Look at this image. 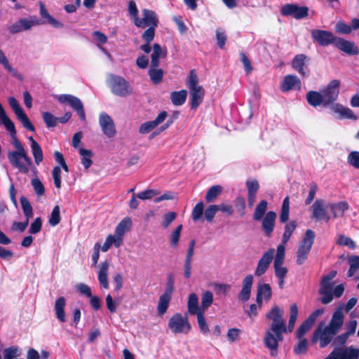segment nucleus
Instances as JSON below:
<instances>
[{
	"mask_svg": "<svg viewBox=\"0 0 359 359\" xmlns=\"http://www.w3.org/2000/svg\"><path fill=\"white\" fill-rule=\"evenodd\" d=\"M188 310L190 314L196 315L202 311L201 306H198V298L196 293L189 294L188 299Z\"/></svg>",
	"mask_w": 359,
	"mask_h": 359,
	"instance_id": "33",
	"label": "nucleus"
},
{
	"mask_svg": "<svg viewBox=\"0 0 359 359\" xmlns=\"http://www.w3.org/2000/svg\"><path fill=\"white\" fill-rule=\"evenodd\" d=\"M39 10L41 18L44 19L47 23L50 24L55 28H62L64 27L63 23L57 20L55 18H54L49 14L48 10L46 9L43 2L39 3Z\"/></svg>",
	"mask_w": 359,
	"mask_h": 359,
	"instance_id": "28",
	"label": "nucleus"
},
{
	"mask_svg": "<svg viewBox=\"0 0 359 359\" xmlns=\"http://www.w3.org/2000/svg\"><path fill=\"white\" fill-rule=\"evenodd\" d=\"M318 190V185L316 182H312L309 184V194L305 200V204L306 205H310L312 201H313L316 191Z\"/></svg>",
	"mask_w": 359,
	"mask_h": 359,
	"instance_id": "62",
	"label": "nucleus"
},
{
	"mask_svg": "<svg viewBox=\"0 0 359 359\" xmlns=\"http://www.w3.org/2000/svg\"><path fill=\"white\" fill-rule=\"evenodd\" d=\"M171 297V294L165 293H163L160 296L157 306L158 313L159 315H163L167 311Z\"/></svg>",
	"mask_w": 359,
	"mask_h": 359,
	"instance_id": "36",
	"label": "nucleus"
},
{
	"mask_svg": "<svg viewBox=\"0 0 359 359\" xmlns=\"http://www.w3.org/2000/svg\"><path fill=\"white\" fill-rule=\"evenodd\" d=\"M187 97V91L186 90L172 91L170 93L172 103L175 106L182 105L185 102Z\"/></svg>",
	"mask_w": 359,
	"mask_h": 359,
	"instance_id": "34",
	"label": "nucleus"
},
{
	"mask_svg": "<svg viewBox=\"0 0 359 359\" xmlns=\"http://www.w3.org/2000/svg\"><path fill=\"white\" fill-rule=\"evenodd\" d=\"M43 119L48 128L56 126L58 122V118L48 111L43 113Z\"/></svg>",
	"mask_w": 359,
	"mask_h": 359,
	"instance_id": "55",
	"label": "nucleus"
},
{
	"mask_svg": "<svg viewBox=\"0 0 359 359\" xmlns=\"http://www.w3.org/2000/svg\"><path fill=\"white\" fill-rule=\"evenodd\" d=\"M66 305V299L64 297H58L55 302V311L58 320L61 323L66 321V315L65 312V307Z\"/></svg>",
	"mask_w": 359,
	"mask_h": 359,
	"instance_id": "31",
	"label": "nucleus"
},
{
	"mask_svg": "<svg viewBox=\"0 0 359 359\" xmlns=\"http://www.w3.org/2000/svg\"><path fill=\"white\" fill-rule=\"evenodd\" d=\"M298 313L299 310L297 304H292L290 307V318L288 322V326L287 327V332H292L295 322L298 316Z\"/></svg>",
	"mask_w": 359,
	"mask_h": 359,
	"instance_id": "40",
	"label": "nucleus"
},
{
	"mask_svg": "<svg viewBox=\"0 0 359 359\" xmlns=\"http://www.w3.org/2000/svg\"><path fill=\"white\" fill-rule=\"evenodd\" d=\"M8 158L10 163L18 168L19 172L29 173V166L32 165V162L26 151H8Z\"/></svg>",
	"mask_w": 359,
	"mask_h": 359,
	"instance_id": "6",
	"label": "nucleus"
},
{
	"mask_svg": "<svg viewBox=\"0 0 359 359\" xmlns=\"http://www.w3.org/2000/svg\"><path fill=\"white\" fill-rule=\"evenodd\" d=\"M306 99L308 104L313 107L323 104L325 107V102L321 92L310 90L306 93Z\"/></svg>",
	"mask_w": 359,
	"mask_h": 359,
	"instance_id": "30",
	"label": "nucleus"
},
{
	"mask_svg": "<svg viewBox=\"0 0 359 359\" xmlns=\"http://www.w3.org/2000/svg\"><path fill=\"white\" fill-rule=\"evenodd\" d=\"M17 118L21 122L24 128L32 132H35V128L34 125L32 123V122L29 121L25 112H23L21 114L18 115Z\"/></svg>",
	"mask_w": 359,
	"mask_h": 359,
	"instance_id": "56",
	"label": "nucleus"
},
{
	"mask_svg": "<svg viewBox=\"0 0 359 359\" xmlns=\"http://www.w3.org/2000/svg\"><path fill=\"white\" fill-rule=\"evenodd\" d=\"M167 55L166 49H163L159 43H154L153 52L151 55V65L152 67H158L160 63V58H165Z\"/></svg>",
	"mask_w": 359,
	"mask_h": 359,
	"instance_id": "24",
	"label": "nucleus"
},
{
	"mask_svg": "<svg viewBox=\"0 0 359 359\" xmlns=\"http://www.w3.org/2000/svg\"><path fill=\"white\" fill-rule=\"evenodd\" d=\"M203 313L204 312L200 311L198 314H196L197 321L201 332L203 334H207L208 333H209L210 330Z\"/></svg>",
	"mask_w": 359,
	"mask_h": 359,
	"instance_id": "51",
	"label": "nucleus"
},
{
	"mask_svg": "<svg viewBox=\"0 0 359 359\" xmlns=\"http://www.w3.org/2000/svg\"><path fill=\"white\" fill-rule=\"evenodd\" d=\"M274 250L271 248L264 253L262 258L259 260L256 269L255 271V276H261L266 272L271 262L273 260Z\"/></svg>",
	"mask_w": 359,
	"mask_h": 359,
	"instance_id": "18",
	"label": "nucleus"
},
{
	"mask_svg": "<svg viewBox=\"0 0 359 359\" xmlns=\"http://www.w3.org/2000/svg\"><path fill=\"white\" fill-rule=\"evenodd\" d=\"M327 207L330 208L333 218L342 217L345 211L349 209V204L345 201H341L335 203H329Z\"/></svg>",
	"mask_w": 359,
	"mask_h": 359,
	"instance_id": "26",
	"label": "nucleus"
},
{
	"mask_svg": "<svg viewBox=\"0 0 359 359\" xmlns=\"http://www.w3.org/2000/svg\"><path fill=\"white\" fill-rule=\"evenodd\" d=\"M286 244L287 243L282 242V243L278 246L273 264H283Z\"/></svg>",
	"mask_w": 359,
	"mask_h": 359,
	"instance_id": "52",
	"label": "nucleus"
},
{
	"mask_svg": "<svg viewBox=\"0 0 359 359\" xmlns=\"http://www.w3.org/2000/svg\"><path fill=\"white\" fill-rule=\"evenodd\" d=\"M337 244L339 245L347 246L348 248L351 250L355 249L356 247L355 243L351 238L343 234H340L338 236Z\"/></svg>",
	"mask_w": 359,
	"mask_h": 359,
	"instance_id": "49",
	"label": "nucleus"
},
{
	"mask_svg": "<svg viewBox=\"0 0 359 359\" xmlns=\"http://www.w3.org/2000/svg\"><path fill=\"white\" fill-rule=\"evenodd\" d=\"M268 202L262 200L256 206L252 218L255 221H262V229L266 237H271L274 231L276 212L273 210L266 212Z\"/></svg>",
	"mask_w": 359,
	"mask_h": 359,
	"instance_id": "2",
	"label": "nucleus"
},
{
	"mask_svg": "<svg viewBox=\"0 0 359 359\" xmlns=\"http://www.w3.org/2000/svg\"><path fill=\"white\" fill-rule=\"evenodd\" d=\"M109 269V263L107 261L102 262L98 271V280L102 287L104 289L109 288L108 271Z\"/></svg>",
	"mask_w": 359,
	"mask_h": 359,
	"instance_id": "27",
	"label": "nucleus"
},
{
	"mask_svg": "<svg viewBox=\"0 0 359 359\" xmlns=\"http://www.w3.org/2000/svg\"><path fill=\"white\" fill-rule=\"evenodd\" d=\"M299 343L294 348V352L296 354L304 353L308 349V341L306 338L299 339Z\"/></svg>",
	"mask_w": 359,
	"mask_h": 359,
	"instance_id": "64",
	"label": "nucleus"
},
{
	"mask_svg": "<svg viewBox=\"0 0 359 359\" xmlns=\"http://www.w3.org/2000/svg\"><path fill=\"white\" fill-rule=\"evenodd\" d=\"M57 100L62 104L68 103L77 112L80 119L86 121L84 107L80 99L72 95L63 94L58 96Z\"/></svg>",
	"mask_w": 359,
	"mask_h": 359,
	"instance_id": "13",
	"label": "nucleus"
},
{
	"mask_svg": "<svg viewBox=\"0 0 359 359\" xmlns=\"http://www.w3.org/2000/svg\"><path fill=\"white\" fill-rule=\"evenodd\" d=\"M31 149L36 164L39 165L43 159V151L41 146L39 144L37 145L34 144V146H32Z\"/></svg>",
	"mask_w": 359,
	"mask_h": 359,
	"instance_id": "53",
	"label": "nucleus"
},
{
	"mask_svg": "<svg viewBox=\"0 0 359 359\" xmlns=\"http://www.w3.org/2000/svg\"><path fill=\"white\" fill-rule=\"evenodd\" d=\"M132 226L131 219L128 217L123 219L116 226L115 229V238L120 240V243H123V237L126 232V231L129 230Z\"/></svg>",
	"mask_w": 359,
	"mask_h": 359,
	"instance_id": "25",
	"label": "nucleus"
},
{
	"mask_svg": "<svg viewBox=\"0 0 359 359\" xmlns=\"http://www.w3.org/2000/svg\"><path fill=\"white\" fill-rule=\"evenodd\" d=\"M266 318L272 320L269 330H266L264 338L266 347L270 350L271 355H278L279 341H283V334L287 332V325L283 318V311L278 306L275 305L266 314Z\"/></svg>",
	"mask_w": 359,
	"mask_h": 359,
	"instance_id": "1",
	"label": "nucleus"
},
{
	"mask_svg": "<svg viewBox=\"0 0 359 359\" xmlns=\"http://www.w3.org/2000/svg\"><path fill=\"white\" fill-rule=\"evenodd\" d=\"M182 229V224H180L177 226V228L172 231L170 235V245L172 248H175L177 246L179 240L180 238L181 231Z\"/></svg>",
	"mask_w": 359,
	"mask_h": 359,
	"instance_id": "57",
	"label": "nucleus"
},
{
	"mask_svg": "<svg viewBox=\"0 0 359 359\" xmlns=\"http://www.w3.org/2000/svg\"><path fill=\"white\" fill-rule=\"evenodd\" d=\"M114 245L116 248H119L121 246L120 240L116 239L115 236L114 235L109 234L102 246L101 247V249L103 252H107L108 250L111 248L112 245Z\"/></svg>",
	"mask_w": 359,
	"mask_h": 359,
	"instance_id": "47",
	"label": "nucleus"
},
{
	"mask_svg": "<svg viewBox=\"0 0 359 359\" xmlns=\"http://www.w3.org/2000/svg\"><path fill=\"white\" fill-rule=\"evenodd\" d=\"M336 334V333L329 330L327 326H324V322H321L315 330L311 341L316 343L319 340L320 347L323 348L326 347L332 341H333V337Z\"/></svg>",
	"mask_w": 359,
	"mask_h": 359,
	"instance_id": "8",
	"label": "nucleus"
},
{
	"mask_svg": "<svg viewBox=\"0 0 359 359\" xmlns=\"http://www.w3.org/2000/svg\"><path fill=\"white\" fill-rule=\"evenodd\" d=\"M257 292H260L266 302H269L272 297V289L269 283H259Z\"/></svg>",
	"mask_w": 359,
	"mask_h": 359,
	"instance_id": "43",
	"label": "nucleus"
},
{
	"mask_svg": "<svg viewBox=\"0 0 359 359\" xmlns=\"http://www.w3.org/2000/svg\"><path fill=\"white\" fill-rule=\"evenodd\" d=\"M340 81L338 79L332 80L320 92L325 102V107L334 103L339 94Z\"/></svg>",
	"mask_w": 359,
	"mask_h": 359,
	"instance_id": "11",
	"label": "nucleus"
},
{
	"mask_svg": "<svg viewBox=\"0 0 359 359\" xmlns=\"http://www.w3.org/2000/svg\"><path fill=\"white\" fill-rule=\"evenodd\" d=\"M217 44L220 49H224L227 41V36L224 31L217 29L215 33Z\"/></svg>",
	"mask_w": 359,
	"mask_h": 359,
	"instance_id": "61",
	"label": "nucleus"
},
{
	"mask_svg": "<svg viewBox=\"0 0 359 359\" xmlns=\"http://www.w3.org/2000/svg\"><path fill=\"white\" fill-rule=\"evenodd\" d=\"M79 154L81 156V163L84 168L86 169L89 168L93 164V161L91 160V157L93 156L92 151L87 149L81 148L79 149Z\"/></svg>",
	"mask_w": 359,
	"mask_h": 359,
	"instance_id": "42",
	"label": "nucleus"
},
{
	"mask_svg": "<svg viewBox=\"0 0 359 359\" xmlns=\"http://www.w3.org/2000/svg\"><path fill=\"white\" fill-rule=\"evenodd\" d=\"M187 85L190 93V108L191 110H196L203 101L205 90L198 85V77L195 69L190 71Z\"/></svg>",
	"mask_w": 359,
	"mask_h": 359,
	"instance_id": "3",
	"label": "nucleus"
},
{
	"mask_svg": "<svg viewBox=\"0 0 359 359\" xmlns=\"http://www.w3.org/2000/svg\"><path fill=\"white\" fill-rule=\"evenodd\" d=\"M315 232L311 229H307L303 240L300 243L297 252V264L302 265L308 258L315 240Z\"/></svg>",
	"mask_w": 359,
	"mask_h": 359,
	"instance_id": "7",
	"label": "nucleus"
},
{
	"mask_svg": "<svg viewBox=\"0 0 359 359\" xmlns=\"http://www.w3.org/2000/svg\"><path fill=\"white\" fill-rule=\"evenodd\" d=\"M222 187L221 185L216 184L212 186L206 192L205 198L207 203H212L222 194Z\"/></svg>",
	"mask_w": 359,
	"mask_h": 359,
	"instance_id": "37",
	"label": "nucleus"
},
{
	"mask_svg": "<svg viewBox=\"0 0 359 359\" xmlns=\"http://www.w3.org/2000/svg\"><path fill=\"white\" fill-rule=\"evenodd\" d=\"M218 205H209L204 212L205 219L208 222H212L215 217V214L218 211Z\"/></svg>",
	"mask_w": 359,
	"mask_h": 359,
	"instance_id": "59",
	"label": "nucleus"
},
{
	"mask_svg": "<svg viewBox=\"0 0 359 359\" xmlns=\"http://www.w3.org/2000/svg\"><path fill=\"white\" fill-rule=\"evenodd\" d=\"M245 184L248 189V194L257 195L259 189L258 181L257 180H247Z\"/></svg>",
	"mask_w": 359,
	"mask_h": 359,
	"instance_id": "63",
	"label": "nucleus"
},
{
	"mask_svg": "<svg viewBox=\"0 0 359 359\" xmlns=\"http://www.w3.org/2000/svg\"><path fill=\"white\" fill-rule=\"evenodd\" d=\"M108 86L111 93L117 96L126 97L133 93V88L123 77L116 74H110Z\"/></svg>",
	"mask_w": 359,
	"mask_h": 359,
	"instance_id": "5",
	"label": "nucleus"
},
{
	"mask_svg": "<svg viewBox=\"0 0 359 359\" xmlns=\"http://www.w3.org/2000/svg\"><path fill=\"white\" fill-rule=\"evenodd\" d=\"M142 18H138L135 20L134 25L140 28L148 27L143 33L144 38H154L156 28L158 26V18L155 11L144 8L142 11Z\"/></svg>",
	"mask_w": 359,
	"mask_h": 359,
	"instance_id": "4",
	"label": "nucleus"
},
{
	"mask_svg": "<svg viewBox=\"0 0 359 359\" xmlns=\"http://www.w3.org/2000/svg\"><path fill=\"white\" fill-rule=\"evenodd\" d=\"M167 116L168 113L166 111H161L154 120L143 123L139 128V133L141 134L149 133L158 125L162 123Z\"/></svg>",
	"mask_w": 359,
	"mask_h": 359,
	"instance_id": "20",
	"label": "nucleus"
},
{
	"mask_svg": "<svg viewBox=\"0 0 359 359\" xmlns=\"http://www.w3.org/2000/svg\"><path fill=\"white\" fill-rule=\"evenodd\" d=\"M309 58L305 54L301 53L296 55L292 60L291 65L292 68L296 70L302 78L309 77L310 70L307 65Z\"/></svg>",
	"mask_w": 359,
	"mask_h": 359,
	"instance_id": "14",
	"label": "nucleus"
},
{
	"mask_svg": "<svg viewBox=\"0 0 359 359\" xmlns=\"http://www.w3.org/2000/svg\"><path fill=\"white\" fill-rule=\"evenodd\" d=\"M312 212L311 217L316 220H325L328 222L330 219V215L327 213L325 201L323 199H317L311 206Z\"/></svg>",
	"mask_w": 359,
	"mask_h": 359,
	"instance_id": "17",
	"label": "nucleus"
},
{
	"mask_svg": "<svg viewBox=\"0 0 359 359\" xmlns=\"http://www.w3.org/2000/svg\"><path fill=\"white\" fill-rule=\"evenodd\" d=\"M213 302V294L212 292L207 290L204 292L202 294L201 297V309L202 311L204 312L212 304Z\"/></svg>",
	"mask_w": 359,
	"mask_h": 359,
	"instance_id": "45",
	"label": "nucleus"
},
{
	"mask_svg": "<svg viewBox=\"0 0 359 359\" xmlns=\"http://www.w3.org/2000/svg\"><path fill=\"white\" fill-rule=\"evenodd\" d=\"M34 192L38 197H41L45 194V187L41 181L36 177L33 178L31 181Z\"/></svg>",
	"mask_w": 359,
	"mask_h": 359,
	"instance_id": "48",
	"label": "nucleus"
},
{
	"mask_svg": "<svg viewBox=\"0 0 359 359\" xmlns=\"http://www.w3.org/2000/svg\"><path fill=\"white\" fill-rule=\"evenodd\" d=\"M313 40L321 46H334L337 36L330 32L323 29H313L311 32Z\"/></svg>",
	"mask_w": 359,
	"mask_h": 359,
	"instance_id": "12",
	"label": "nucleus"
},
{
	"mask_svg": "<svg viewBox=\"0 0 359 359\" xmlns=\"http://www.w3.org/2000/svg\"><path fill=\"white\" fill-rule=\"evenodd\" d=\"M296 228L297 222L294 220L290 221V222L286 224L282 238V242L283 243H287L289 241L292 233L294 231Z\"/></svg>",
	"mask_w": 359,
	"mask_h": 359,
	"instance_id": "44",
	"label": "nucleus"
},
{
	"mask_svg": "<svg viewBox=\"0 0 359 359\" xmlns=\"http://www.w3.org/2000/svg\"><path fill=\"white\" fill-rule=\"evenodd\" d=\"M20 355V351L17 346H10L8 348H6L4 351V357L9 358H18V356Z\"/></svg>",
	"mask_w": 359,
	"mask_h": 359,
	"instance_id": "60",
	"label": "nucleus"
},
{
	"mask_svg": "<svg viewBox=\"0 0 359 359\" xmlns=\"http://www.w3.org/2000/svg\"><path fill=\"white\" fill-rule=\"evenodd\" d=\"M168 327L174 334H187L191 327L187 317H184L182 313H175L168 321Z\"/></svg>",
	"mask_w": 359,
	"mask_h": 359,
	"instance_id": "9",
	"label": "nucleus"
},
{
	"mask_svg": "<svg viewBox=\"0 0 359 359\" xmlns=\"http://www.w3.org/2000/svg\"><path fill=\"white\" fill-rule=\"evenodd\" d=\"M335 32L340 34H349L352 32V28L343 21H339L335 25Z\"/></svg>",
	"mask_w": 359,
	"mask_h": 359,
	"instance_id": "54",
	"label": "nucleus"
},
{
	"mask_svg": "<svg viewBox=\"0 0 359 359\" xmlns=\"http://www.w3.org/2000/svg\"><path fill=\"white\" fill-rule=\"evenodd\" d=\"M347 161L353 168L359 169V151H353L350 152L347 157Z\"/></svg>",
	"mask_w": 359,
	"mask_h": 359,
	"instance_id": "58",
	"label": "nucleus"
},
{
	"mask_svg": "<svg viewBox=\"0 0 359 359\" xmlns=\"http://www.w3.org/2000/svg\"><path fill=\"white\" fill-rule=\"evenodd\" d=\"M309 9L306 6H299L294 4H286L280 9L283 16H292L296 20L306 18L309 16Z\"/></svg>",
	"mask_w": 359,
	"mask_h": 359,
	"instance_id": "10",
	"label": "nucleus"
},
{
	"mask_svg": "<svg viewBox=\"0 0 359 359\" xmlns=\"http://www.w3.org/2000/svg\"><path fill=\"white\" fill-rule=\"evenodd\" d=\"M290 215V197L287 196L285 197L279 216V219L281 223H286L289 220Z\"/></svg>",
	"mask_w": 359,
	"mask_h": 359,
	"instance_id": "39",
	"label": "nucleus"
},
{
	"mask_svg": "<svg viewBox=\"0 0 359 359\" xmlns=\"http://www.w3.org/2000/svg\"><path fill=\"white\" fill-rule=\"evenodd\" d=\"M20 201L25 217L27 219L32 218L34 215L33 208L27 198L22 196Z\"/></svg>",
	"mask_w": 359,
	"mask_h": 359,
	"instance_id": "41",
	"label": "nucleus"
},
{
	"mask_svg": "<svg viewBox=\"0 0 359 359\" xmlns=\"http://www.w3.org/2000/svg\"><path fill=\"white\" fill-rule=\"evenodd\" d=\"M295 86L300 89V79L296 75L288 74L284 77L280 89L283 92H287L292 90Z\"/></svg>",
	"mask_w": 359,
	"mask_h": 359,
	"instance_id": "23",
	"label": "nucleus"
},
{
	"mask_svg": "<svg viewBox=\"0 0 359 359\" xmlns=\"http://www.w3.org/2000/svg\"><path fill=\"white\" fill-rule=\"evenodd\" d=\"M148 74L152 83L154 84H158L163 80L164 72L162 69L150 66Z\"/></svg>",
	"mask_w": 359,
	"mask_h": 359,
	"instance_id": "38",
	"label": "nucleus"
},
{
	"mask_svg": "<svg viewBox=\"0 0 359 359\" xmlns=\"http://www.w3.org/2000/svg\"><path fill=\"white\" fill-rule=\"evenodd\" d=\"M204 212V204L203 202L198 203L193 208L191 217L194 222H198L202 217Z\"/></svg>",
	"mask_w": 359,
	"mask_h": 359,
	"instance_id": "50",
	"label": "nucleus"
},
{
	"mask_svg": "<svg viewBox=\"0 0 359 359\" xmlns=\"http://www.w3.org/2000/svg\"><path fill=\"white\" fill-rule=\"evenodd\" d=\"M5 128L9 132L10 135L12 137L11 144L16 149L15 151H26L24 146L16 136L17 132L14 123H13L7 126H5Z\"/></svg>",
	"mask_w": 359,
	"mask_h": 359,
	"instance_id": "32",
	"label": "nucleus"
},
{
	"mask_svg": "<svg viewBox=\"0 0 359 359\" xmlns=\"http://www.w3.org/2000/svg\"><path fill=\"white\" fill-rule=\"evenodd\" d=\"M60 220L61 217L60 212V206L58 205H56L54 206L51 212V214L48 219V222L51 226H55L60 222Z\"/></svg>",
	"mask_w": 359,
	"mask_h": 359,
	"instance_id": "46",
	"label": "nucleus"
},
{
	"mask_svg": "<svg viewBox=\"0 0 359 359\" xmlns=\"http://www.w3.org/2000/svg\"><path fill=\"white\" fill-rule=\"evenodd\" d=\"M333 110L335 112L339 113L342 117L348 119L355 121L358 119L357 116L354 112L348 107H344L343 105L337 104L332 107Z\"/></svg>",
	"mask_w": 359,
	"mask_h": 359,
	"instance_id": "35",
	"label": "nucleus"
},
{
	"mask_svg": "<svg viewBox=\"0 0 359 359\" xmlns=\"http://www.w3.org/2000/svg\"><path fill=\"white\" fill-rule=\"evenodd\" d=\"M99 123L103 133L109 138L114 137L116 134L115 125L111 117L106 114L101 113L99 117Z\"/></svg>",
	"mask_w": 359,
	"mask_h": 359,
	"instance_id": "16",
	"label": "nucleus"
},
{
	"mask_svg": "<svg viewBox=\"0 0 359 359\" xmlns=\"http://www.w3.org/2000/svg\"><path fill=\"white\" fill-rule=\"evenodd\" d=\"M323 313V309H318L312 312L297 330V338L302 339L304 334L311 328L317 318Z\"/></svg>",
	"mask_w": 359,
	"mask_h": 359,
	"instance_id": "15",
	"label": "nucleus"
},
{
	"mask_svg": "<svg viewBox=\"0 0 359 359\" xmlns=\"http://www.w3.org/2000/svg\"><path fill=\"white\" fill-rule=\"evenodd\" d=\"M39 10L41 18L44 19L47 23L50 24L55 28H62L64 27L63 23L57 20L55 18H54L49 14L48 10L46 9L43 2L39 3Z\"/></svg>",
	"mask_w": 359,
	"mask_h": 359,
	"instance_id": "29",
	"label": "nucleus"
},
{
	"mask_svg": "<svg viewBox=\"0 0 359 359\" xmlns=\"http://www.w3.org/2000/svg\"><path fill=\"white\" fill-rule=\"evenodd\" d=\"M334 46L348 55H358L359 54V48L354 42L341 37L337 36Z\"/></svg>",
	"mask_w": 359,
	"mask_h": 359,
	"instance_id": "19",
	"label": "nucleus"
},
{
	"mask_svg": "<svg viewBox=\"0 0 359 359\" xmlns=\"http://www.w3.org/2000/svg\"><path fill=\"white\" fill-rule=\"evenodd\" d=\"M344 316L342 311V306L338 307L333 313L332 318L327 325L332 332L337 333L344 324Z\"/></svg>",
	"mask_w": 359,
	"mask_h": 359,
	"instance_id": "21",
	"label": "nucleus"
},
{
	"mask_svg": "<svg viewBox=\"0 0 359 359\" xmlns=\"http://www.w3.org/2000/svg\"><path fill=\"white\" fill-rule=\"evenodd\" d=\"M253 284L252 275H248L243 280L242 289L238 294V298L239 300L245 302H247L251 294V290Z\"/></svg>",
	"mask_w": 359,
	"mask_h": 359,
	"instance_id": "22",
	"label": "nucleus"
}]
</instances>
